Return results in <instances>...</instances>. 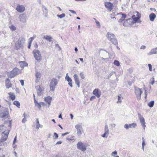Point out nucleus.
<instances>
[{
	"mask_svg": "<svg viewBox=\"0 0 157 157\" xmlns=\"http://www.w3.org/2000/svg\"><path fill=\"white\" fill-rule=\"evenodd\" d=\"M106 37L108 40L110 41L113 44L117 45L118 43L115 35L113 33L108 32L107 33Z\"/></svg>",
	"mask_w": 157,
	"mask_h": 157,
	"instance_id": "f257e3e1",
	"label": "nucleus"
},
{
	"mask_svg": "<svg viewBox=\"0 0 157 157\" xmlns=\"http://www.w3.org/2000/svg\"><path fill=\"white\" fill-rule=\"evenodd\" d=\"M10 131H5L2 133V137L0 139V146L4 145L8 137Z\"/></svg>",
	"mask_w": 157,
	"mask_h": 157,
	"instance_id": "f03ea898",
	"label": "nucleus"
},
{
	"mask_svg": "<svg viewBox=\"0 0 157 157\" xmlns=\"http://www.w3.org/2000/svg\"><path fill=\"white\" fill-rule=\"evenodd\" d=\"M33 52L36 60L38 62H40L42 59L40 51L35 49L33 51Z\"/></svg>",
	"mask_w": 157,
	"mask_h": 157,
	"instance_id": "7ed1b4c3",
	"label": "nucleus"
},
{
	"mask_svg": "<svg viewBox=\"0 0 157 157\" xmlns=\"http://www.w3.org/2000/svg\"><path fill=\"white\" fill-rule=\"evenodd\" d=\"M77 146L78 149L82 151H84L86 150V145L84 144L81 141H79L77 143Z\"/></svg>",
	"mask_w": 157,
	"mask_h": 157,
	"instance_id": "20e7f679",
	"label": "nucleus"
},
{
	"mask_svg": "<svg viewBox=\"0 0 157 157\" xmlns=\"http://www.w3.org/2000/svg\"><path fill=\"white\" fill-rule=\"evenodd\" d=\"M25 41V40L24 38L22 37L20 38L17 42L16 44L17 48H18L22 47Z\"/></svg>",
	"mask_w": 157,
	"mask_h": 157,
	"instance_id": "39448f33",
	"label": "nucleus"
},
{
	"mask_svg": "<svg viewBox=\"0 0 157 157\" xmlns=\"http://www.w3.org/2000/svg\"><path fill=\"white\" fill-rule=\"evenodd\" d=\"M19 69L17 68H14L11 72L9 76L10 78H12L17 75L18 73Z\"/></svg>",
	"mask_w": 157,
	"mask_h": 157,
	"instance_id": "423d86ee",
	"label": "nucleus"
},
{
	"mask_svg": "<svg viewBox=\"0 0 157 157\" xmlns=\"http://www.w3.org/2000/svg\"><path fill=\"white\" fill-rule=\"evenodd\" d=\"M135 93L137 99L139 100H140L141 97V95L143 93L142 91L140 89L138 88H135Z\"/></svg>",
	"mask_w": 157,
	"mask_h": 157,
	"instance_id": "0eeeda50",
	"label": "nucleus"
},
{
	"mask_svg": "<svg viewBox=\"0 0 157 157\" xmlns=\"http://www.w3.org/2000/svg\"><path fill=\"white\" fill-rule=\"evenodd\" d=\"M8 114V111L7 109H0V117L1 118L5 117Z\"/></svg>",
	"mask_w": 157,
	"mask_h": 157,
	"instance_id": "6e6552de",
	"label": "nucleus"
},
{
	"mask_svg": "<svg viewBox=\"0 0 157 157\" xmlns=\"http://www.w3.org/2000/svg\"><path fill=\"white\" fill-rule=\"evenodd\" d=\"M138 117L139 118L141 125L142 126L143 129H145L146 127L144 117L140 113H138Z\"/></svg>",
	"mask_w": 157,
	"mask_h": 157,
	"instance_id": "1a4fd4ad",
	"label": "nucleus"
},
{
	"mask_svg": "<svg viewBox=\"0 0 157 157\" xmlns=\"http://www.w3.org/2000/svg\"><path fill=\"white\" fill-rule=\"evenodd\" d=\"M75 128L77 130V134L78 136H80L82 134V132L83 131V129L81 125L77 124L75 126Z\"/></svg>",
	"mask_w": 157,
	"mask_h": 157,
	"instance_id": "9d476101",
	"label": "nucleus"
},
{
	"mask_svg": "<svg viewBox=\"0 0 157 157\" xmlns=\"http://www.w3.org/2000/svg\"><path fill=\"white\" fill-rule=\"evenodd\" d=\"M20 21L23 23H24L26 21V16L25 13H22L18 17Z\"/></svg>",
	"mask_w": 157,
	"mask_h": 157,
	"instance_id": "9b49d317",
	"label": "nucleus"
},
{
	"mask_svg": "<svg viewBox=\"0 0 157 157\" xmlns=\"http://www.w3.org/2000/svg\"><path fill=\"white\" fill-rule=\"evenodd\" d=\"M105 133L101 135L103 137H107L109 134V129L107 125H106L105 127Z\"/></svg>",
	"mask_w": 157,
	"mask_h": 157,
	"instance_id": "f8f14e48",
	"label": "nucleus"
},
{
	"mask_svg": "<svg viewBox=\"0 0 157 157\" xmlns=\"http://www.w3.org/2000/svg\"><path fill=\"white\" fill-rule=\"evenodd\" d=\"M93 94L98 98H99L101 95V90L98 89L94 90L93 91Z\"/></svg>",
	"mask_w": 157,
	"mask_h": 157,
	"instance_id": "ddd939ff",
	"label": "nucleus"
},
{
	"mask_svg": "<svg viewBox=\"0 0 157 157\" xmlns=\"http://www.w3.org/2000/svg\"><path fill=\"white\" fill-rule=\"evenodd\" d=\"M16 10L18 12L21 13L25 11V8L24 6L19 5L17 6Z\"/></svg>",
	"mask_w": 157,
	"mask_h": 157,
	"instance_id": "4468645a",
	"label": "nucleus"
},
{
	"mask_svg": "<svg viewBox=\"0 0 157 157\" xmlns=\"http://www.w3.org/2000/svg\"><path fill=\"white\" fill-rule=\"evenodd\" d=\"M105 7L109 11H111L112 10L113 4L110 2H107L105 3Z\"/></svg>",
	"mask_w": 157,
	"mask_h": 157,
	"instance_id": "2eb2a0df",
	"label": "nucleus"
},
{
	"mask_svg": "<svg viewBox=\"0 0 157 157\" xmlns=\"http://www.w3.org/2000/svg\"><path fill=\"white\" fill-rule=\"evenodd\" d=\"M41 77V74L40 73L38 72H36V79L35 82L36 83L38 82L39 81L40 78Z\"/></svg>",
	"mask_w": 157,
	"mask_h": 157,
	"instance_id": "dca6fc26",
	"label": "nucleus"
},
{
	"mask_svg": "<svg viewBox=\"0 0 157 157\" xmlns=\"http://www.w3.org/2000/svg\"><path fill=\"white\" fill-rule=\"evenodd\" d=\"M157 54V48H156L152 49L150 52L147 53V55L149 56H151L152 54Z\"/></svg>",
	"mask_w": 157,
	"mask_h": 157,
	"instance_id": "f3484780",
	"label": "nucleus"
},
{
	"mask_svg": "<svg viewBox=\"0 0 157 157\" xmlns=\"http://www.w3.org/2000/svg\"><path fill=\"white\" fill-rule=\"evenodd\" d=\"M58 82V81L56 78H52L51 82H50V84L54 86H56Z\"/></svg>",
	"mask_w": 157,
	"mask_h": 157,
	"instance_id": "a211bd4d",
	"label": "nucleus"
},
{
	"mask_svg": "<svg viewBox=\"0 0 157 157\" xmlns=\"http://www.w3.org/2000/svg\"><path fill=\"white\" fill-rule=\"evenodd\" d=\"M52 98L50 96L45 98V100L48 103V104L49 105H51Z\"/></svg>",
	"mask_w": 157,
	"mask_h": 157,
	"instance_id": "6ab92c4d",
	"label": "nucleus"
},
{
	"mask_svg": "<svg viewBox=\"0 0 157 157\" xmlns=\"http://www.w3.org/2000/svg\"><path fill=\"white\" fill-rule=\"evenodd\" d=\"M44 38L45 39L47 40L49 42H53L52 40L53 39L52 38L48 35H44Z\"/></svg>",
	"mask_w": 157,
	"mask_h": 157,
	"instance_id": "aec40b11",
	"label": "nucleus"
},
{
	"mask_svg": "<svg viewBox=\"0 0 157 157\" xmlns=\"http://www.w3.org/2000/svg\"><path fill=\"white\" fill-rule=\"evenodd\" d=\"M36 88L38 89L36 90L38 95H41L42 94V90L40 88V86H36Z\"/></svg>",
	"mask_w": 157,
	"mask_h": 157,
	"instance_id": "412c9836",
	"label": "nucleus"
},
{
	"mask_svg": "<svg viewBox=\"0 0 157 157\" xmlns=\"http://www.w3.org/2000/svg\"><path fill=\"white\" fill-rule=\"evenodd\" d=\"M156 17V15L155 13H151L149 15L150 20L151 21H153Z\"/></svg>",
	"mask_w": 157,
	"mask_h": 157,
	"instance_id": "4be33fe9",
	"label": "nucleus"
},
{
	"mask_svg": "<svg viewBox=\"0 0 157 157\" xmlns=\"http://www.w3.org/2000/svg\"><path fill=\"white\" fill-rule=\"evenodd\" d=\"M132 18L133 19L132 23H136V22L139 19V18H138L137 17H135V15H133L132 16Z\"/></svg>",
	"mask_w": 157,
	"mask_h": 157,
	"instance_id": "5701e85b",
	"label": "nucleus"
},
{
	"mask_svg": "<svg viewBox=\"0 0 157 157\" xmlns=\"http://www.w3.org/2000/svg\"><path fill=\"white\" fill-rule=\"evenodd\" d=\"M43 12L45 14V17H47L48 10L45 6H43Z\"/></svg>",
	"mask_w": 157,
	"mask_h": 157,
	"instance_id": "b1692460",
	"label": "nucleus"
},
{
	"mask_svg": "<svg viewBox=\"0 0 157 157\" xmlns=\"http://www.w3.org/2000/svg\"><path fill=\"white\" fill-rule=\"evenodd\" d=\"M126 17V15L125 14H122L121 17L118 21L119 22H121L123 21Z\"/></svg>",
	"mask_w": 157,
	"mask_h": 157,
	"instance_id": "393cba45",
	"label": "nucleus"
},
{
	"mask_svg": "<svg viewBox=\"0 0 157 157\" xmlns=\"http://www.w3.org/2000/svg\"><path fill=\"white\" fill-rule=\"evenodd\" d=\"M129 128H134L137 126V124L136 123H133L128 124Z\"/></svg>",
	"mask_w": 157,
	"mask_h": 157,
	"instance_id": "a878e982",
	"label": "nucleus"
},
{
	"mask_svg": "<svg viewBox=\"0 0 157 157\" xmlns=\"http://www.w3.org/2000/svg\"><path fill=\"white\" fill-rule=\"evenodd\" d=\"M154 104V101H151L150 102H149L148 103V105L150 108L152 107Z\"/></svg>",
	"mask_w": 157,
	"mask_h": 157,
	"instance_id": "bb28decb",
	"label": "nucleus"
},
{
	"mask_svg": "<svg viewBox=\"0 0 157 157\" xmlns=\"http://www.w3.org/2000/svg\"><path fill=\"white\" fill-rule=\"evenodd\" d=\"M40 124L39 123V121L38 120V119H36V128L37 129H39L40 127Z\"/></svg>",
	"mask_w": 157,
	"mask_h": 157,
	"instance_id": "cd10ccee",
	"label": "nucleus"
},
{
	"mask_svg": "<svg viewBox=\"0 0 157 157\" xmlns=\"http://www.w3.org/2000/svg\"><path fill=\"white\" fill-rule=\"evenodd\" d=\"M13 104L18 107H19L20 105L19 102L18 101H14L13 102Z\"/></svg>",
	"mask_w": 157,
	"mask_h": 157,
	"instance_id": "c85d7f7f",
	"label": "nucleus"
},
{
	"mask_svg": "<svg viewBox=\"0 0 157 157\" xmlns=\"http://www.w3.org/2000/svg\"><path fill=\"white\" fill-rule=\"evenodd\" d=\"M57 16L58 17H59L61 19H62V18L65 17V15L64 13H62L60 15L58 14L57 15Z\"/></svg>",
	"mask_w": 157,
	"mask_h": 157,
	"instance_id": "c756f323",
	"label": "nucleus"
},
{
	"mask_svg": "<svg viewBox=\"0 0 157 157\" xmlns=\"http://www.w3.org/2000/svg\"><path fill=\"white\" fill-rule=\"evenodd\" d=\"M9 95H10V97L11 99L13 101L15 99V96L14 94H11L10 93H9Z\"/></svg>",
	"mask_w": 157,
	"mask_h": 157,
	"instance_id": "7c9ffc66",
	"label": "nucleus"
},
{
	"mask_svg": "<svg viewBox=\"0 0 157 157\" xmlns=\"http://www.w3.org/2000/svg\"><path fill=\"white\" fill-rule=\"evenodd\" d=\"M6 83V87L7 89H9L11 86V84L10 82Z\"/></svg>",
	"mask_w": 157,
	"mask_h": 157,
	"instance_id": "2f4dec72",
	"label": "nucleus"
},
{
	"mask_svg": "<svg viewBox=\"0 0 157 157\" xmlns=\"http://www.w3.org/2000/svg\"><path fill=\"white\" fill-rule=\"evenodd\" d=\"M10 28L12 31L15 30L16 29V27L14 25H11L10 26Z\"/></svg>",
	"mask_w": 157,
	"mask_h": 157,
	"instance_id": "473e14b6",
	"label": "nucleus"
},
{
	"mask_svg": "<svg viewBox=\"0 0 157 157\" xmlns=\"http://www.w3.org/2000/svg\"><path fill=\"white\" fill-rule=\"evenodd\" d=\"M55 86H54L50 84V90L53 91L55 89Z\"/></svg>",
	"mask_w": 157,
	"mask_h": 157,
	"instance_id": "72a5a7b5",
	"label": "nucleus"
},
{
	"mask_svg": "<svg viewBox=\"0 0 157 157\" xmlns=\"http://www.w3.org/2000/svg\"><path fill=\"white\" fill-rule=\"evenodd\" d=\"M113 63L114 65L118 66L120 65L119 62L117 60H115L114 62Z\"/></svg>",
	"mask_w": 157,
	"mask_h": 157,
	"instance_id": "f704fd0d",
	"label": "nucleus"
},
{
	"mask_svg": "<svg viewBox=\"0 0 157 157\" xmlns=\"http://www.w3.org/2000/svg\"><path fill=\"white\" fill-rule=\"evenodd\" d=\"M75 84L78 86V87H79L80 85H79V79L76 80H75Z\"/></svg>",
	"mask_w": 157,
	"mask_h": 157,
	"instance_id": "c9c22d12",
	"label": "nucleus"
},
{
	"mask_svg": "<svg viewBox=\"0 0 157 157\" xmlns=\"http://www.w3.org/2000/svg\"><path fill=\"white\" fill-rule=\"evenodd\" d=\"M114 73L115 74V72H114L113 71H111L109 75L108 76V78H110L111 77V76H112V75H113Z\"/></svg>",
	"mask_w": 157,
	"mask_h": 157,
	"instance_id": "e433bc0d",
	"label": "nucleus"
},
{
	"mask_svg": "<svg viewBox=\"0 0 157 157\" xmlns=\"http://www.w3.org/2000/svg\"><path fill=\"white\" fill-rule=\"evenodd\" d=\"M36 106H37L39 108V109H40L41 108V105H40V103H37L36 104V105H35Z\"/></svg>",
	"mask_w": 157,
	"mask_h": 157,
	"instance_id": "4c0bfd02",
	"label": "nucleus"
},
{
	"mask_svg": "<svg viewBox=\"0 0 157 157\" xmlns=\"http://www.w3.org/2000/svg\"><path fill=\"white\" fill-rule=\"evenodd\" d=\"M94 19L95 21V22L97 24V26H98L100 27V24L99 22L96 19L94 18Z\"/></svg>",
	"mask_w": 157,
	"mask_h": 157,
	"instance_id": "58836bf2",
	"label": "nucleus"
},
{
	"mask_svg": "<svg viewBox=\"0 0 157 157\" xmlns=\"http://www.w3.org/2000/svg\"><path fill=\"white\" fill-rule=\"evenodd\" d=\"M65 80L68 82H71L72 81V79L70 77H68V78H66L65 79Z\"/></svg>",
	"mask_w": 157,
	"mask_h": 157,
	"instance_id": "ea45409f",
	"label": "nucleus"
},
{
	"mask_svg": "<svg viewBox=\"0 0 157 157\" xmlns=\"http://www.w3.org/2000/svg\"><path fill=\"white\" fill-rule=\"evenodd\" d=\"M54 136H55V137L54 138L55 139H57L58 137V134L56 132H54Z\"/></svg>",
	"mask_w": 157,
	"mask_h": 157,
	"instance_id": "a19ab883",
	"label": "nucleus"
},
{
	"mask_svg": "<svg viewBox=\"0 0 157 157\" xmlns=\"http://www.w3.org/2000/svg\"><path fill=\"white\" fill-rule=\"evenodd\" d=\"M124 127L126 129H128L129 128L128 124H125L124 126Z\"/></svg>",
	"mask_w": 157,
	"mask_h": 157,
	"instance_id": "79ce46f5",
	"label": "nucleus"
},
{
	"mask_svg": "<svg viewBox=\"0 0 157 157\" xmlns=\"http://www.w3.org/2000/svg\"><path fill=\"white\" fill-rule=\"evenodd\" d=\"M74 77L75 78V80H78L79 79L78 78V76L76 74H75L74 75Z\"/></svg>",
	"mask_w": 157,
	"mask_h": 157,
	"instance_id": "37998d69",
	"label": "nucleus"
},
{
	"mask_svg": "<svg viewBox=\"0 0 157 157\" xmlns=\"http://www.w3.org/2000/svg\"><path fill=\"white\" fill-rule=\"evenodd\" d=\"M79 75L81 78L82 79H83L85 77H84V75L82 73H80Z\"/></svg>",
	"mask_w": 157,
	"mask_h": 157,
	"instance_id": "c03bdc74",
	"label": "nucleus"
},
{
	"mask_svg": "<svg viewBox=\"0 0 157 157\" xmlns=\"http://www.w3.org/2000/svg\"><path fill=\"white\" fill-rule=\"evenodd\" d=\"M148 66L149 68V70L150 71H152V66L151 64H148Z\"/></svg>",
	"mask_w": 157,
	"mask_h": 157,
	"instance_id": "a18cd8bd",
	"label": "nucleus"
},
{
	"mask_svg": "<svg viewBox=\"0 0 157 157\" xmlns=\"http://www.w3.org/2000/svg\"><path fill=\"white\" fill-rule=\"evenodd\" d=\"M95 98H96V97L95 96H92L90 98V101H92V100L94 99Z\"/></svg>",
	"mask_w": 157,
	"mask_h": 157,
	"instance_id": "49530a36",
	"label": "nucleus"
},
{
	"mask_svg": "<svg viewBox=\"0 0 157 157\" xmlns=\"http://www.w3.org/2000/svg\"><path fill=\"white\" fill-rule=\"evenodd\" d=\"M136 13H137V14H136L137 17L138 18L140 19L141 17L140 14L138 12H137Z\"/></svg>",
	"mask_w": 157,
	"mask_h": 157,
	"instance_id": "de8ad7c7",
	"label": "nucleus"
},
{
	"mask_svg": "<svg viewBox=\"0 0 157 157\" xmlns=\"http://www.w3.org/2000/svg\"><path fill=\"white\" fill-rule=\"evenodd\" d=\"M113 154H114V155H117V152L116 151H113L112 153V155L114 156V155H113Z\"/></svg>",
	"mask_w": 157,
	"mask_h": 157,
	"instance_id": "09e8293b",
	"label": "nucleus"
},
{
	"mask_svg": "<svg viewBox=\"0 0 157 157\" xmlns=\"http://www.w3.org/2000/svg\"><path fill=\"white\" fill-rule=\"evenodd\" d=\"M152 82L150 83V84L151 85H153V84L154 83L155 81H154V78H152Z\"/></svg>",
	"mask_w": 157,
	"mask_h": 157,
	"instance_id": "8fccbe9b",
	"label": "nucleus"
},
{
	"mask_svg": "<svg viewBox=\"0 0 157 157\" xmlns=\"http://www.w3.org/2000/svg\"><path fill=\"white\" fill-rule=\"evenodd\" d=\"M34 37H30V41L29 43H31L33 41V40H34Z\"/></svg>",
	"mask_w": 157,
	"mask_h": 157,
	"instance_id": "3c124183",
	"label": "nucleus"
},
{
	"mask_svg": "<svg viewBox=\"0 0 157 157\" xmlns=\"http://www.w3.org/2000/svg\"><path fill=\"white\" fill-rule=\"evenodd\" d=\"M20 82L21 84V85L22 86H23L24 84V80H21L20 81Z\"/></svg>",
	"mask_w": 157,
	"mask_h": 157,
	"instance_id": "603ef678",
	"label": "nucleus"
},
{
	"mask_svg": "<svg viewBox=\"0 0 157 157\" xmlns=\"http://www.w3.org/2000/svg\"><path fill=\"white\" fill-rule=\"evenodd\" d=\"M133 83V82L132 81H128V84L130 86H131Z\"/></svg>",
	"mask_w": 157,
	"mask_h": 157,
	"instance_id": "864d4df0",
	"label": "nucleus"
},
{
	"mask_svg": "<svg viewBox=\"0 0 157 157\" xmlns=\"http://www.w3.org/2000/svg\"><path fill=\"white\" fill-rule=\"evenodd\" d=\"M69 11L70 12H71V13H72L73 14H75L76 12L75 11L73 10H69Z\"/></svg>",
	"mask_w": 157,
	"mask_h": 157,
	"instance_id": "5fc2aeb1",
	"label": "nucleus"
},
{
	"mask_svg": "<svg viewBox=\"0 0 157 157\" xmlns=\"http://www.w3.org/2000/svg\"><path fill=\"white\" fill-rule=\"evenodd\" d=\"M62 143V141H58L57 142L56 144H61Z\"/></svg>",
	"mask_w": 157,
	"mask_h": 157,
	"instance_id": "6e6d98bb",
	"label": "nucleus"
},
{
	"mask_svg": "<svg viewBox=\"0 0 157 157\" xmlns=\"http://www.w3.org/2000/svg\"><path fill=\"white\" fill-rule=\"evenodd\" d=\"M16 140H17V136H16L14 139L13 144H14L15 143Z\"/></svg>",
	"mask_w": 157,
	"mask_h": 157,
	"instance_id": "4d7b16f0",
	"label": "nucleus"
},
{
	"mask_svg": "<svg viewBox=\"0 0 157 157\" xmlns=\"http://www.w3.org/2000/svg\"><path fill=\"white\" fill-rule=\"evenodd\" d=\"M68 84L70 87H72L73 86L71 82H69Z\"/></svg>",
	"mask_w": 157,
	"mask_h": 157,
	"instance_id": "13d9d810",
	"label": "nucleus"
},
{
	"mask_svg": "<svg viewBox=\"0 0 157 157\" xmlns=\"http://www.w3.org/2000/svg\"><path fill=\"white\" fill-rule=\"evenodd\" d=\"M69 134V133L68 132H66L64 133H63L62 134V136H65V135H67V134Z\"/></svg>",
	"mask_w": 157,
	"mask_h": 157,
	"instance_id": "bf43d9fd",
	"label": "nucleus"
},
{
	"mask_svg": "<svg viewBox=\"0 0 157 157\" xmlns=\"http://www.w3.org/2000/svg\"><path fill=\"white\" fill-rule=\"evenodd\" d=\"M146 48V47L144 46V45H143V46H141V47H140V49H145Z\"/></svg>",
	"mask_w": 157,
	"mask_h": 157,
	"instance_id": "052dcab7",
	"label": "nucleus"
},
{
	"mask_svg": "<svg viewBox=\"0 0 157 157\" xmlns=\"http://www.w3.org/2000/svg\"><path fill=\"white\" fill-rule=\"evenodd\" d=\"M10 82V81L9 78H7L6 81V83Z\"/></svg>",
	"mask_w": 157,
	"mask_h": 157,
	"instance_id": "680f3d73",
	"label": "nucleus"
},
{
	"mask_svg": "<svg viewBox=\"0 0 157 157\" xmlns=\"http://www.w3.org/2000/svg\"><path fill=\"white\" fill-rule=\"evenodd\" d=\"M145 145V141H143L142 143V146H144Z\"/></svg>",
	"mask_w": 157,
	"mask_h": 157,
	"instance_id": "e2e57ef3",
	"label": "nucleus"
},
{
	"mask_svg": "<svg viewBox=\"0 0 157 157\" xmlns=\"http://www.w3.org/2000/svg\"><path fill=\"white\" fill-rule=\"evenodd\" d=\"M23 116L24 117V118L26 119L27 117V116L25 115V113H24Z\"/></svg>",
	"mask_w": 157,
	"mask_h": 157,
	"instance_id": "0e129e2a",
	"label": "nucleus"
},
{
	"mask_svg": "<svg viewBox=\"0 0 157 157\" xmlns=\"http://www.w3.org/2000/svg\"><path fill=\"white\" fill-rule=\"evenodd\" d=\"M26 121V119L25 118H23V119H22V122L23 123H25Z\"/></svg>",
	"mask_w": 157,
	"mask_h": 157,
	"instance_id": "69168bd1",
	"label": "nucleus"
},
{
	"mask_svg": "<svg viewBox=\"0 0 157 157\" xmlns=\"http://www.w3.org/2000/svg\"><path fill=\"white\" fill-rule=\"evenodd\" d=\"M56 47H57L58 48H59V49H61V48H60V47H59V44H56Z\"/></svg>",
	"mask_w": 157,
	"mask_h": 157,
	"instance_id": "338daca9",
	"label": "nucleus"
},
{
	"mask_svg": "<svg viewBox=\"0 0 157 157\" xmlns=\"http://www.w3.org/2000/svg\"><path fill=\"white\" fill-rule=\"evenodd\" d=\"M68 77H69V76H68V73H67L66 74V77H65V79H66V78H68Z\"/></svg>",
	"mask_w": 157,
	"mask_h": 157,
	"instance_id": "774afa93",
	"label": "nucleus"
}]
</instances>
